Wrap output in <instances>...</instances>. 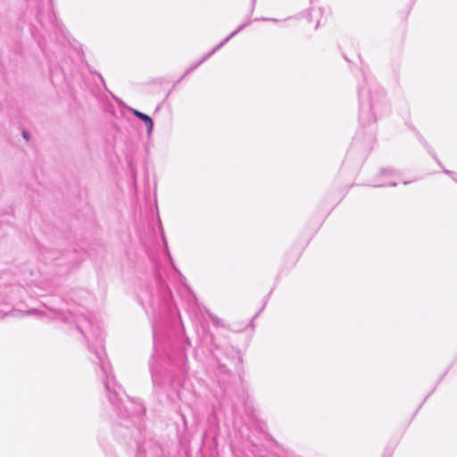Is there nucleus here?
Returning <instances> with one entry per match:
<instances>
[{"mask_svg":"<svg viewBox=\"0 0 457 457\" xmlns=\"http://www.w3.org/2000/svg\"><path fill=\"white\" fill-rule=\"evenodd\" d=\"M247 24H242L238 26V28L233 31L230 35H228L223 41H221L218 46H216L210 53L205 54L197 63L191 66L187 71V73L191 72L195 69H196L201 63H203L204 61H206L210 56H212L216 51H218L220 47H222L230 38L235 37L238 32H240Z\"/></svg>","mask_w":457,"mask_h":457,"instance_id":"f257e3e1","label":"nucleus"},{"mask_svg":"<svg viewBox=\"0 0 457 457\" xmlns=\"http://www.w3.org/2000/svg\"><path fill=\"white\" fill-rule=\"evenodd\" d=\"M130 112L136 117H137L138 119H140L141 120H143L145 122L146 129H147V134L150 135L152 133L153 128H154V122H153L152 119L148 115H146L136 109H130Z\"/></svg>","mask_w":457,"mask_h":457,"instance_id":"f03ea898","label":"nucleus"},{"mask_svg":"<svg viewBox=\"0 0 457 457\" xmlns=\"http://www.w3.org/2000/svg\"><path fill=\"white\" fill-rule=\"evenodd\" d=\"M387 186H396V182H393V181L380 182L376 185V187H387Z\"/></svg>","mask_w":457,"mask_h":457,"instance_id":"7ed1b4c3","label":"nucleus"},{"mask_svg":"<svg viewBox=\"0 0 457 457\" xmlns=\"http://www.w3.org/2000/svg\"><path fill=\"white\" fill-rule=\"evenodd\" d=\"M386 174H392V171H391V170H383L381 171L380 176H385V175H386Z\"/></svg>","mask_w":457,"mask_h":457,"instance_id":"20e7f679","label":"nucleus"},{"mask_svg":"<svg viewBox=\"0 0 457 457\" xmlns=\"http://www.w3.org/2000/svg\"><path fill=\"white\" fill-rule=\"evenodd\" d=\"M104 385H105V388L107 391L110 390V381L109 379L107 378V380L104 382Z\"/></svg>","mask_w":457,"mask_h":457,"instance_id":"39448f33","label":"nucleus"},{"mask_svg":"<svg viewBox=\"0 0 457 457\" xmlns=\"http://www.w3.org/2000/svg\"><path fill=\"white\" fill-rule=\"evenodd\" d=\"M151 372H152V378H153V382H154V383H156V382H157V380H156V377H155V375H154V371H153V370H151Z\"/></svg>","mask_w":457,"mask_h":457,"instance_id":"423d86ee","label":"nucleus"},{"mask_svg":"<svg viewBox=\"0 0 457 457\" xmlns=\"http://www.w3.org/2000/svg\"><path fill=\"white\" fill-rule=\"evenodd\" d=\"M37 311L36 310H31V311H29V312H26L25 313L26 314H30V313H36Z\"/></svg>","mask_w":457,"mask_h":457,"instance_id":"0eeeda50","label":"nucleus"},{"mask_svg":"<svg viewBox=\"0 0 457 457\" xmlns=\"http://www.w3.org/2000/svg\"><path fill=\"white\" fill-rule=\"evenodd\" d=\"M102 368H103L104 371L105 373H107V369H106V367L104 366V363H102Z\"/></svg>","mask_w":457,"mask_h":457,"instance_id":"6e6552de","label":"nucleus"},{"mask_svg":"<svg viewBox=\"0 0 457 457\" xmlns=\"http://www.w3.org/2000/svg\"><path fill=\"white\" fill-rule=\"evenodd\" d=\"M98 355V359L100 360L101 362H103L102 359H101V356L99 355V353H97Z\"/></svg>","mask_w":457,"mask_h":457,"instance_id":"1a4fd4ad","label":"nucleus"},{"mask_svg":"<svg viewBox=\"0 0 457 457\" xmlns=\"http://www.w3.org/2000/svg\"><path fill=\"white\" fill-rule=\"evenodd\" d=\"M60 316V313H55V317L54 318H58Z\"/></svg>","mask_w":457,"mask_h":457,"instance_id":"9d476101","label":"nucleus"},{"mask_svg":"<svg viewBox=\"0 0 457 457\" xmlns=\"http://www.w3.org/2000/svg\"><path fill=\"white\" fill-rule=\"evenodd\" d=\"M162 240H163L164 244H166L165 237L163 236H162Z\"/></svg>","mask_w":457,"mask_h":457,"instance_id":"9b49d317","label":"nucleus"},{"mask_svg":"<svg viewBox=\"0 0 457 457\" xmlns=\"http://www.w3.org/2000/svg\"><path fill=\"white\" fill-rule=\"evenodd\" d=\"M23 137H28V135H26V133H23Z\"/></svg>","mask_w":457,"mask_h":457,"instance_id":"f8f14e48","label":"nucleus"},{"mask_svg":"<svg viewBox=\"0 0 457 457\" xmlns=\"http://www.w3.org/2000/svg\"><path fill=\"white\" fill-rule=\"evenodd\" d=\"M23 137H28V135H26V133H23Z\"/></svg>","mask_w":457,"mask_h":457,"instance_id":"ddd939ff","label":"nucleus"},{"mask_svg":"<svg viewBox=\"0 0 457 457\" xmlns=\"http://www.w3.org/2000/svg\"><path fill=\"white\" fill-rule=\"evenodd\" d=\"M445 173L449 174L450 171L449 170H445Z\"/></svg>","mask_w":457,"mask_h":457,"instance_id":"4468645a","label":"nucleus"}]
</instances>
